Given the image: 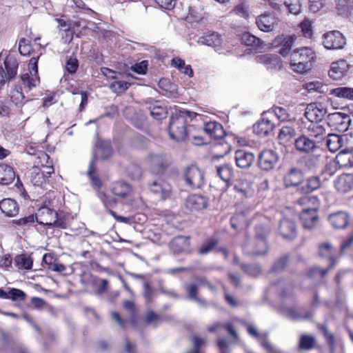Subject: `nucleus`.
Returning a JSON list of instances; mask_svg holds the SVG:
<instances>
[{"instance_id":"1","label":"nucleus","mask_w":353,"mask_h":353,"mask_svg":"<svg viewBox=\"0 0 353 353\" xmlns=\"http://www.w3.org/2000/svg\"><path fill=\"white\" fill-rule=\"evenodd\" d=\"M201 115L195 112L183 110L180 111L179 113L173 115L171 117L169 125V134L170 138L175 141H184L190 133V128L187 130V118L196 119H201Z\"/></svg>"},{"instance_id":"2","label":"nucleus","mask_w":353,"mask_h":353,"mask_svg":"<svg viewBox=\"0 0 353 353\" xmlns=\"http://www.w3.org/2000/svg\"><path fill=\"white\" fill-rule=\"evenodd\" d=\"M314 59L315 53L312 48H297L290 55V67L296 73L304 74L312 69Z\"/></svg>"},{"instance_id":"3","label":"nucleus","mask_w":353,"mask_h":353,"mask_svg":"<svg viewBox=\"0 0 353 353\" xmlns=\"http://www.w3.org/2000/svg\"><path fill=\"white\" fill-rule=\"evenodd\" d=\"M298 205L302 208L300 219L303 227L307 229L313 228L319 220V199L316 196H305L298 201Z\"/></svg>"},{"instance_id":"4","label":"nucleus","mask_w":353,"mask_h":353,"mask_svg":"<svg viewBox=\"0 0 353 353\" xmlns=\"http://www.w3.org/2000/svg\"><path fill=\"white\" fill-rule=\"evenodd\" d=\"M327 99L323 98L321 101L308 104L305 112L306 118L311 122L321 121L327 113Z\"/></svg>"},{"instance_id":"5","label":"nucleus","mask_w":353,"mask_h":353,"mask_svg":"<svg viewBox=\"0 0 353 353\" xmlns=\"http://www.w3.org/2000/svg\"><path fill=\"white\" fill-rule=\"evenodd\" d=\"M322 44L327 50H341L346 45V39L338 30L328 31L322 36Z\"/></svg>"},{"instance_id":"6","label":"nucleus","mask_w":353,"mask_h":353,"mask_svg":"<svg viewBox=\"0 0 353 353\" xmlns=\"http://www.w3.org/2000/svg\"><path fill=\"white\" fill-rule=\"evenodd\" d=\"M351 119L347 114L336 112L329 114L327 116V124L336 130L344 132L347 131L350 125Z\"/></svg>"},{"instance_id":"7","label":"nucleus","mask_w":353,"mask_h":353,"mask_svg":"<svg viewBox=\"0 0 353 353\" xmlns=\"http://www.w3.org/2000/svg\"><path fill=\"white\" fill-rule=\"evenodd\" d=\"M38 59L39 57H32L28 63V72L21 75V80L29 90L36 87L39 83V77L38 76Z\"/></svg>"},{"instance_id":"8","label":"nucleus","mask_w":353,"mask_h":353,"mask_svg":"<svg viewBox=\"0 0 353 353\" xmlns=\"http://www.w3.org/2000/svg\"><path fill=\"white\" fill-rule=\"evenodd\" d=\"M319 253L321 257L327 258L330 261V266L328 269L326 270L315 267L311 270V273L312 275L319 274L321 276H324L335 263L336 261L334 257L335 250L329 243H324L319 245Z\"/></svg>"},{"instance_id":"9","label":"nucleus","mask_w":353,"mask_h":353,"mask_svg":"<svg viewBox=\"0 0 353 353\" xmlns=\"http://www.w3.org/2000/svg\"><path fill=\"white\" fill-rule=\"evenodd\" d=\"M53 172L54 168L52 165L46 166L45 170L34 166L30 172V181L34 185L42 187Z\"/></svg>"},{"instance_id":"10","label":"nucleus","mask_w":353,"mask_h":353,"mask_svg":"<svg viewBox=\"0 0 353 353\" xmlns=\"http://www.w3.org/2000/svg\"><path fill=\"white\" fill-rule=\"evenodd\" d=\"M57 217V212L48 207L39 208L36 214L37 222L41 225L60 226Z\"/></svg>"},{"instance_id":"11","label":"nucleus","mask_w":353,"mask_h":353,"mask_svg":"<svg viewBox=\"0 0 353 353\" xmlns=\"http://www.w3.org/2000/svg\"><path fill=\"white\" fill-rule=\"evenodd\" d=\"M350 67V64L344 59L333 61L330 64L328 75L332 80H341L347 74Z\"/></svg>"},{"instance_id":"12","label":"nucleus","mask_w":353,"mask_h":353,"mask_svg":"<svg viewBox=\"0 0 353 353\" xmlns=\"http://www.w3.org/2000/svg\"><path fill=\"white\" fill-rule=\"evenodd\" d=\"M233 189L241 199L250 198L254 194L252 182L244 178L236 179L233 184Z\"/></svg>"},{"instance_id":"13","label":"nucleus","mask_w":353,"mask_h":353,"mask_svg":"<svg viewBox=\"0 0 353 353\" xmlns=\"http://www.w3.org/2000/svg\"><path fill=\"white\" fill-rule=\"evenodd\" d=\"M185 180L190 187L199 188L203 183V173L198 167L191 165L185 170Z\"/></svg>"},{"instance_id":"14","label":"nucleus","mask_w":353,"mask_h":353,"mask_svg":"<svg viewBox=\"0 0 353 353\" xmlns=\"http://www.w3.org/2000/svg\"><path fill=\"white\" fill-rule=\"evenodd\" d=\"M266 242L262 238L249 241L243 245L244 252L250 255H262L266 252Z\"/></svg>"},{"instance_id":"15","label":"nucleus","mask_w":353,"mask_h":353,"mask_svg":"<svg viewBox=\"0 0 353 353\" xmlns=\"http://www.w3.org/2000/svg\"><path fill=\"white\" fill-rule=\"evenodd\" d=\"M339 165L340 168H351L353 166V150L345 149L340 151L335 160L330 161L329 166Z\"/></svg>"},{"instance_id":"16","label":"nucleus","mask_w":353,"mask_h":353,"mask_svg":"<svg viewBox=\"0 0 353 353\" xmlns=\"http://www.w3.org/2000/svg\"><path fill=\"white\" fill-rule=\"evenodd\" d=\"M256 23L261 30L268 32L276 28L279 19L274 15L264 14L257 17Z\"/></svg>"},{"instance_id":"17","label":"nucleus","mask_w":353,"mask_h":353,"mask_svg":"<svg viewBox=\"0 0 353 353\" xmlns=\"http://www.w3.org/2000/svg\"><path fill=\"white\" fill-rule=\"evenodd\" d=\"M278 159V155L274 151L272 150H263L259 156V166L264 170H270L277 163Z\"/></svg>"},{"instance_id":"18","label":"nucleus","mask_w":353,"mask_h":353,"mask_svg":"<svg viewBox=\"0 0 353 353\" xmlns=\"http://www.w3.org/2000/svg\"><path fill=\"white\" fill-rule=\"evenodd\" d=\"M255 61L263 64L268 70H279L283 66L279 57L272 54L257 55L255 57Z\"/></svg>"},{"instance_id":"19","label":"nucleus","mask_w":353,"mask_h":353,"mask_svg":"<svg viewBox=\"0 0 353 353\" xmlns=\"http://www.w3.org/2000/svg\"><path fill=\"white\" fill-rule=\"evenodd\" d=\"M208 205V200L206 197L200 194H192L188 196L185 201L187 208L199 211L206 208Z\"/></svg>"},{"instance_id":"20","label":"nucleus","mask_w":353,"mask_h":353,"mask_svg":"<svg viewBox=\"0 0 353 353\" xmlns=\"http://www.w3.org/2000/svg\"><path fill=\"white\" fill-rule=\"evenodd\" d=\"M254 154L245 150H236L234 155L236 165L241 168H250L254 161Z\"/></svg>"},{"instance_id":"21","label":"nucleus","mask_w":353,"mask_h":353,"mask_svg":"<svg viewBox=\"0 0 353 353\" xmlns=\"http://www.w3.org/2000/svg\"><path fill=\"white\" fill-rule=\"evenodd\" d=\"M279 232L284 239L288 240L295 238L297 234L294 223L288 219H284L281 221Z\"/></svg>"},{"instance_id":"22","label":"nucleus","mask_w":353,"mask_h":353,"mask_svg":"<svg viewBox=\"0 0 353 353\" xmlns=\"http://www.w3.org/2000/svg\"><path fill=\"white\" fill-rule=\"evenodd\" d=\"M203 131L210 137L214 139H221L225 135L222 125L216 121L205 122Z\"/></svg>"},{"instance_id":"23","label":"nucleus","mask_w":353,"mask_h":353,"mask_svg":"<svg viewBox=\"0 0 353 353\" xmlns=\"http://www.w3.org/2000/svg\"><path fill=\"white\" fill-rule=\"evenodd\" d=\"M150 189L152 192L159 195L163 199L168 198L171 192L170 185L161 179L154 181L151 184Z\"/></svg>"},{"instance_id":"24","label":"nucleus","mask_w":353,"mask_h":353,"mask_svg":"<svg viewBox=\"0 0 353 353\" xmlns=\"http://www.w3.org/2000/svg\"><path fill=\"white\" fill-rule=\"evenodd\" d=\"M112 154V148L110 143L107 141H101L98 143L94 150L93 159L94 163L97 159H106Z\"/></svg>"},{"instance_id":"25","label":"nucleus","mask_w":353,"mask_h":353,"mask_svg":"<svg viewBox=\"0 0 353 353\" xmlns=\"http://www.w3.org/2000/svg\"><path fill=\"white\" fill-rule=\"evenodd\" d=\"M222 41L221 35L216 32H213L199 37L197 43L199 45L212 46L218 50L221 46Z\"/></svg>"},{"instance_id":"26","label":"nucleus","mask_w":353,"mask_h":353,"mask_svg":"<svg viewBox=\"0 0 353 353\" xmlns=\"http://www.w3.org/2000/svg\"><path fill=\"white\" fill-rule=\"evenodd\" d=\"M112 192L118 197L128 198L132 195L133 190L128 183L123 181H117L112 184Z\"/></svg>"},{"instance_id":"27","label":"nucleus","mask_w":353,"mask_h":353,"mask_svg":"<svg viewBox=\"0 0 353 353\" xmlns=\"http://www.w3.org/2000/svg\"><path fill=\"white\" fill-rule=\"evenodd\" d=\"M0 210L8 216H14L19 212V205L16 201L8 198L0 201Z\"/></svg>"},{"instance_id":"28","label":"nucleus","mask_w":353,"mask_h":353,"mask_svg":"<svg viewBox=\"0 0 353 353\" xmlns=\"http://www.w3.org/2000/svg\"><path fill=\"white\" fill-rule=\"evenodd\" d=\"M335 187L339 192H347L353 188V175L342 174L335 181Z\"/></svg>"},{"instance_id":"29","label":"nucleus","mask_w":353,"mask_h":353,"mask_svg":"<svg viewBox=\"0 0 353 353\" xmlns=\"http://www.w3.org/2000/svg\"><path fill=\"white\" fill-rule=\"evenodd\" d=\"M274 124L268 118L261 119L256 125H254V131L259 136L263 137L268 135L274 129Z\"/></svg>"},{"instance_id":"30","label":"nucleus","mask_w":353,"mask_h":353,"mask_svg":"<svg viewBox=\"0 0 353 353\" xmlns=\"http://www.w3.org/2000/svg\"><path fill=\"white\" fill-rule=\"evenodd\" d=\"M295 148L303 153H309L315 148V143L307 137L302 135L294 141Z\"/></svg>"},{"instance_id":"31","label":"nucleus","mask_w":353,"mask_h":353,"mask_svg":"<svg viewBox=\"0 0 353 353\" xmlns=\"http://www.w3.org/2000/svg\"><path fill=\"white\" fill-rule=\"evenodd\" d=\"M296 39V37L294 34L288 35V36H281L277 38L276 42L278 44H281V48L279 50L280 54L285 57L288 55Z\"/></svg>"},{"instance_id":"32","label":"nucleus","mask_w":353,"mask_h":353,"mask_svg":"<svg viewBox=\"0 0 353 353\" xmlns=\"http://www.w3.org/2000/svg\"><path fill=\"white\" fill-rule=\"evenodd\" d=\"M329 220L332 225L336 229L345 228L349 223V216L344 212H338L330 215Z\"/></svg>"},{"instance_id":"33","label":"nucleus","mask_w":353,"mask_h":353,"mask_svg":"<svg viewBox=\"0 0 353 353\" xmlns=\"http://www.w3.org/2000/svg\"><path fill=\"white\" fill-rule=\"evenodd\" d=\"M190 245L189 238L179 236L174 238L170 243L171 250L175 253L186 252Z\"/></svg>"},{"instance_id":"34","label":"nucleus","mask_w":353,"mask_h":353,"mask_svg":"<svg viewBox=\"0 0 353 353\" xmlns=\"http://www.w3.org/2000/svg\"><path fill=\"white\" fill-rule=\"evenodd\" d=\"M15 178V173L13 168L6 164H0V184L8 185Z\"/></svg>"},{"instance_id":"35","label":"nucleus","mask_w":353,"mask_h":353,"mask_svg":"<svg viewBox=\"0 0 353 353\" xmlns=\"http://www.w3.org/2000/svg\"><path fill=\"white\" fill-rule=\"evenodd\" d=\"M325 142L329 150L335 152L343 146L344 138L338 134H328Z\"/></svg>"},{"instance_id":"36","label":"nucleus","mask_w":353,"mask_h":353,"mask_svg":"<svg viewBox=\"0 0 353 353\" xmlns=\"http://www.w3.org/2000/svg\"><path fill=\"white\" fill-rule=\"evenodd\" d=\"M302 173L296 169L291 170L284 177V183L286 187L297 186L303 181Z\"/></svg>"},{"instance_id":"37","label":"nucleus","mask_w":353,"mask_h":353,"mask_svg":"<svg viewBox=\"0 0 353 353\" xmlns=\"http://www.w3.org/2000/svg\"><path fill=\"white\" fill-rule=\"evenodd\" d=\"M307 130L310 136L319 140L323 139L327 134L325 126L318 122H311Z\"/></svg>"},{"instance_id":"38","label":"nucleus","mask_w":353,"mask_h":353,"mask_svg":"<svg viewBox=\"0 0 353 353\" xmlns=\"http://www.w3.org/2000/svg\"><path fill=\"white\" fill-rule=\"evenodd\" d=\"M14 261L19 270H29L32 268L33 260L27 254H21L15 256Z\"/></svg>"},{"instance_id":"39","label":"nucleus","mask_w":353,"mask_h":353,"mask_svg":"<svg viewBox=\"0 0 353 353\" xmlns=\"http://www.w3.org/2000/svg\"><path fill=\"white\" fill-rule=\"evenodd\" d=\"M296 134L295 130L291 126H283L278 135L280 143L284 145H287L292 141V139Z\"/></svg>"},{"instance_id":"40","label":"nucleus","mask_w":353,"mask_h":353,"mask_svg":"<svg viewBox=\"0 0 353 353\" xmlns=\"http://www.w3.org/2000/svg\"><path fill=\"white\" fill-rule=\"evenodd\" d=\"M330 94L337 98L353 100V88L338 87L332 89Z\"/></svg>"},{"instance_id":"41","label":"nucleus","mask_w":353,"mask_h":353,"mask_svg":"<svg viewBox=\"0 0 353 353\" xmlns=\"http://www.w3.org/2000/svg\"><path fill=\"white\" fill-rule=\"evenodd\" d=\"M241 40L243 43L248 46H254L256 50L262 48L263 43L259 38L250 34L244 32L241 34Z\"/></svg>"},{"instance_id":"42","label":"nucleus","mask_w":353,"mask_h":353,"mask_svg":"<svg viewBox=\"0 0 353 353\" xmlns=\"http://www.w3.org/2000/svg\"><path fill=\"white\" fill-rule=\"evenodd\" d=\"M5 67L6 68V74L8 76V79H10L16 76L17 74L18 69V61L17 59L12 56L6 57L5 61Z\"/></svg>"},{"instance_id":"43","label":"nucleus","mask_w":353,"mask_h":353,"mask_svg":"<svg viewBox=\"0 0 353 353\" xmlns=\"http://www.w3.org/2000/svg\"><path fill=\"white\" fill-rule=\"evenodd\" d=\"M216 174L228 183L233 176V168L229 164H223L216 168Z\"/></svg>"},{"instance_id":"44","label":"nucleus","mask_w":353,"mask_h":353,"mask_svg":"<svg viewBox=\"0 0 353 353\" xmlns=\"http://www.w3.org/2000/svg\"><path fill=\"white\" fill-rule=\"evenodd\" d=\"M336 10L339 15L347 17L352 14V1L350 0H336Z\"/></svg>"},{"instance_id":"45","label":"nucleus","mask_w":353,"mask_h":353,"mask_svg":"<svg viewBox=\"0 0 353 353\" xmlns=\"http://www.w3.org/2000/svg\"><path fill=\"white\" fill-rule=\"evenodd\" d=\"M321 185L320 179L317 176H312L306 181L305 183L301 186L303 193H309L316 189Z\"/></svg>"},{"instance_id":"46","label":"nucleus","mask_w":353,"mask_h":353,"mask_svg":"<svg viewBox=\"0 0 353 353\" xmlns=\"http://www.w3.org/2000/svg\"><path fill=\"white\" fill-rule=\"evenodd\" d=\"M301 33L305 38H311L313 34V23L308 19H305L299 24Z\"/></svg>"},{"instance_id":"47","label":"nucleus","mask_w":353,"mask_h":353,"mask_svg":"<svg viewBox=\"0 0 353 353\" xmlns=\"http://www.w3.org/2000/svg\"><path fill=\"white\" fill-rule=\"evenodd\" d=\"M314 338L309 335H302L300 338L299 347L301 350H308L314 347Z\"/></svg>"},{"instance_id":"48","label":"nucleus","mask_w":353,"mask_h":353,"mask_svg":"<svg viewBox=\"0 0 353 353\" xmlns=\"http://www.w3.org/2000/svg\"><path fill=\"white\" fill-rule=\"evenodd\" d=\"M203 14L201 11L194 8H190L186 17V20L190 23H197L202 20Z\"/></svg>"},{"instance_id":"49","label":"nucleus","mask_w":353,"mask_h":353,"mask_svg":"<svg viewBox=\"0 0 353 353\" xmlns=\"http://www.w3.org/2000/svg\"><path fill=\"white\" fill-rule=\"evenodd\" d=\"M88 174L92 180V185L97 188H100L102 183L99 177L95 174V166L93 161H91L89 165Z\"/></svg>"},{"instance_id":"50","label":"nucleus","mask_w":353,"mask_h":353,"mask_svg":"<svg viewBox=\"0 0 353 353\" xmlns=\"http://www.w3.org/2000/svg\"><path fill=\"white\" fill-rule=\"evenodd\" d=\"M130 86V83L124 81H117L112 82L110 88L112 92L116 93H121L126 90Z\"/></svg>"},{"instance_id":"51","label":"nucleus","mask_w":353,"mask_h":353,"mask_svg":"<svg viewBox=\"0 0 353 353\" xmlns=\"http://www.w3.org/2000/svg\"><path fill=\"white\" fill-rule=\"evenodd\" d=\"M148 161L152 165L163 168L166 166V161L163 157L158 154H150Z\"/></svg>"},{"instance_id":"52","label":"nucleus","mask_w":353,"mask_h":353,"mask_svg":"<svg viewBox=\"0 0 353 353\" xmlns=\"http://www.w3.org/2000/svg\"><path fill=\"white\" fill-rule=\"evenodd\" d=\"M273 113L276 118L281 121H290V115L288 114L286 109L281 107H275L273 109Z\"/></svg>"},{"instance_id":"53","label":"nucleus","mask_w":353,"mask_h":353,"mask_svg":"<svg viewBox=\"0 0 353 353\" xmlns=\"http://www.w3.org/2000/svg\"><path fill=\"white\" fill-rule=\"evenodd\" d=\"M285 6L288 8L289 12L293 14H298L301 11V3L299 0H285Z\"/></svg>"},{"instance_id":"54","label":"nucleus","mask_w":353,"mask_h":353,"mask_svg":"<svg viewBox=\"0 0 353 353\" xmlns=\"http://www.w3.org/2000/svg\"><path fill=\"white\" fill-rule=\"evenodd\" d=\"M304 87L310 92H323L324 85L320 81H313L310 82L305 83Z\"/></svg>"},{"instance_id":"55","label":"nucleus","mask_w":353,"mask_h":353,"mask_svg":"<svg viewBox=\"0 0 353 353\" xmlns=\"http://www.w3.org/2000/svg\"><path fill=\"white\" fill-rule=\"evenodd\" d=\"M37 160L38 161L36 162V166H38L43 170H45V167L47 165L52 166V163L51 161H50V157L46 153H41L39 155Z\"/></svg>"},{"instance_id":"56","label":"nucleus","mask_w":353,"mask_h":353,"mask_svg":"<svg viewBox=\"0 0 353 353\" xmlns=\"http://www.w3.org/2000/svg\"><path fill=\"white\" fill-rule=\"evenodd\" d=\"M150 114L154 119L161 120L165 117L166 111L165 108L161 106H154L150 110Z\"/></svg>"},{"instance_id":"57","label":"nucleus","mask_w":353,"mask_h":353,"mask_svg":"<svg viewBox=\"0 0 353 353\" xmlns=\"http://www.w3.org/2000/svg\"><path fill=\"white\" fill-rule=\"evenodd\" d=\"M35 221H37L36 214H30L23 218L13 220V223L19 226H25L34 223Z\"/></svg>"},{"instance_id":"58","label":"nucleus","mask_w":353,"mask_h":353,"mask_svg":"<svg viewBox=\"0 0 353 353\" xmlns=\"http://www.w3.org/2000/svg\"><path fill=\"white\" fill-rule=\"evenodd\" d=\"M202 284L203 281L201 280H199L197 281V284L192 283L187 287L186 290L188 292L189 297L191 299L199 301V299L196 296V293L197 292L198 286L201 285Z\"/></svg>"},{"instance_id":"59","label":"nucleus","mask_w":353,"mask_h":353,"mask_svg":"<svg viewBox=\"0 0 353 353\" xmlns=\"http://www.w3.org/2000/svg\"><path fill=\"white\" fill-rule=\"evenodd\" d=\"M26 294L21 290L12 288L9 291V299L12 301L24 300Z\"/></svg>"},{"instance_id":"60","label":"nucleus","mask_w":353,"mask_h":353,"mask_svg":"<svg viewBox=\"0 0 353 353\" xmlns=\"http://www.w3.org/2000/svg\"><path fill=\"white\" fill-rule=\"evenodd\" d=\"M217 241L214 239H210L208 242L203 244L199 250L201 254H206L209 253L216 245Z\"/></svg>"},{"instance_id":"61","label":"nucleus","mask_w":353,"mask_h":353,"mask_svg":"<svg viewBox=\"0 0 353 353\" xmlns=\"http://www.w3.org/2000/svg\"><path fill=\"white\" fill-rule=\"evenodd\" d=\"M78 66L77 59L74 57H70L66 62L65 69L68 72L73 74L77 71Z\"/></svg>"},{"instance_id":"62","label":"nucleus","mask_w":353,"mask_h":353,"mask_svg":"<svg viewBox=\"0 0 353 353\" xmlns=\"http://www.w3.org/2000/svg\"><path fill=\"white\" fill-rule=\"evenodd\" d=\"M243 270L247 272L248 274L252 276H256L261 273V268L259 266L254 265H242Z\"/></svg>"},{"instance_id":"63","label":"nucleus","mask_w":353,"mask_h":353,"mask_svg":"<svg viewBox=\"0 0 353 353\" xmlns=\"http://www.w3.org/2000/svg\"><path fill=\"white\" fill-rule=\"evenodd\" d=\"M141 174V169L137 165H132L128 170V175L133 180H137L140 179Z\"/></svg>"},{"instance_id":"64","label":"nucleus","mask_w":353,"mask_h":353,"mask_svg":"<svg viewBox=\"0 0 353 353\" xmlns=\"http://www.w3.org/2000/svg\"><path fill=\"white\" fill-rule=\"evenodd\" d=\"M23 99H24V95L21 90H19L18 89H15L12 91L11 100L16 105L21 103Z\"/></svg>"}]
</instances>
